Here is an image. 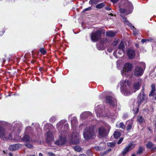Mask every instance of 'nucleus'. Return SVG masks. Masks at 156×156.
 Segmentation results:
<instances>
[{
  "label": "nucleus",
  "mask_w": 156,
  "mask_h": 156,
  "mask_svg": "<svg viewBox=\"0 0 156 156\" xmlns=\"http://www.w3.org/2000/svg\"><path fill=\"white\" fill-rule=\"evenodd\" d=\"M127 55L129 59H133L136 55L135 51L132 49L129 48L127 51Z\"/></svg>",
  "instance_id": "7"
},
{
  "label": "nucleus",
  "mask_w": 156,
  "mask_h": 156,
  "mask_svg": "<svg viewBox=\"0 0 156 156\" xmlns=\"http://www.w3.org/2000/svg\"><path fill=\"white\" fill-rule=\"evenodd\" d=\"M112 151V149L110 148H109L107 150V151H108V153L109 152L111 151Z\"/></svg>",
  "instance_id": "55"
},
{
  "label": "nucleus",
  "mask_w": 156,
  "mask_h": 156,
  "mask_svg": "<svg viewBox=\"0 0 156 156\" xmlns=\"http://www.w3.org/2000/svg\"><path fill=\"white\" fill-rule=\"evenodd\" d=\"M142 80H140L136 83H135L134 84L133 87L136 90H139L142 83Z\"/></svg>",
  "instance_id": "16"
},
{
  "label": "nucleus",
  "mask_w": 156,
  "mask_h": 156,
  "mask_svg": "<svg viewBox=\"0 0 156 156\" xmlns=\"http://www.w3.org/2000/svg\"><path fill=\"white\" fill-rule=\"evenodd\" d=\"M105 9L107 10H112L111 8L108 6L106 7Z\"/></svg>",
  "instance_id": "48"
},
{
  "label": "nucleus",
  "mask_w": 156,
  "mask_h": 156,
  "mask_svg": "<svg viewBox=\"0 0 156 156\" xmlns=\"http://www.w3.org/2000/svg\"><path fill=\"white\" fill-rule=\"evenodd\" d=\"M145 94H143L139 93L138 94V97L137 98V103L138 106L140 105L141 103L145 99Z\"/></svg>",
  "instance_id": "10"
},
{
  "label": "nucleus",
  "mask_w": 156,
  "mask_h": 156,
  "mask_svg": "<svg viewBox=\"0 0 156 156\" xmlns=\"http://www.w3.org/2000/svg\"><path fill=\"white\" fill-rule=\"evenodd\" d=\"M119 40V39H117L116 38L115 39V40L112 43V44L114 46H116L118 44Z\"/></svg>",
  "instance_id": "23"
},
{
  "label": "nucleus",
  "mask_w": 156,
  "mask_h": 156,
  "mask_svg": "<svg viewBox=\"0 0 156 156\" xmlns=\"http://www.w3.org/2000/svg\"><path fill=\"white\" fill-rule=\"evenodd\" d=\"M94 148L97 151H100L101 150V148L99 146H96L94 147Z\"/></svg>",
  "instance_id": "46"
},
{
  "label": "nucleus",
  "mask_w": 156,
  "mask_h": 156,
  "mask_svg": "<svg viewBox=\"0 0 156 156\" xmlns=\"http://www.w3.org/2000/svg\"><path fill=\"white\" fill-rule=\"evenodd\" d=\"M96 2V0H90L89 2V4L91 5L95 4Z\"/></svg>",
  "instance_id": "36"
},
{
  "label": "nucleus",
  "mask_w": 156,
  "mask_h": 156,
  "mask_svg": "<svg viewBox=\"0 0 156 156\" xmlns=\"http://www.w3.org/2000/svg\"><path fill=\"white\" fill-rule=\"evenodd\" d=\"M107 51L109 53H111L112 51V49L111 48H108L107 49Z\"/></svg>",
  "instance_id": "49"
},
{
  "label": "nucleus",
  "mask_w": 156,
  "mask_h": 156,
  "mask_svg": "<svg viewBox=\"0 0 156 156\" xmlns=\"http://www.w3.org/2000/svg\"><path fill=\"white\" fill-rule=\"evenodd\" d=\"M128 115L126 114H124L123 115V118L124 119H126L127 118Z\"/></svg>",
  "instance_id": "47"
},
{
  "label": "nucleus",
  "mask_w": 156,
  "mask_h": 156,
  "mask_svg": "<svg viewBox=\"0 0 156 156\" xmlns=\"http://www.w3.org/2000/svg\"><path fill=\"white\" fill-rule=\"evenodd\" d=\"M95 126L91 125L87 127L84 129L83 134L84 139L86 140L94 139L96 137L95 132Z\"/></svg>",
  "instance_id": "1"
},
{
  "label": "nucleus",
  "mask_w": 156,
  "mask_h": 156,
  "mask_svg": "<svg viewBox=\"0 0 156 156\" xmlns=\"http://www.w3.org/2000/svg\"><path fill=\"white\" fill-rule=\"evenodd\" d=\"M121 17L122 18L123 20V21L125 24L128 25L129 27L131 28H135L128 21L127 18L124 15H121Z\"/></svg>",
  "instance_id": "12"
},
{
  "label": "nucleus",
  "mask_w": 156,
  "mask_h": 156,
  "mask_svg": "<svg viewBox=\"0 0 156 156\" xmlns=\"http://www.w3.org/2000/svg\"><path fill=\"white\" fill-rule=\"evenodd\" d=\"M74 149L77 151L79 152L81 150V148L79 146H75L73 147Z\"/></svg>",
  "instance_id": "30"
},
{
  "label": "nucleus",
  "mask_w": 156,
  "mask_h": 156,
  "mask_svg": "<svg viewBox=\"0 0 156 156\" xmlns=\"http://www.w3.org/2000/svg\"><path fill=\"white\" fill-rule=\"evenodd\" d=\"M102 31L98 30L95 32L92 33L91 35V39L93 41L96 42L99 40L101 37Z\"/></svg>",
  "instance_id": "2"
},
{
  "label": "nucleus",
  "mask_w": 156,
  "mask_h": 156,
  "mask_svg": "<svg viewBox=\"0 0 156 156\" xmlns=\"http://www.w3.org/2000/svg\"><path fill=\"white\" fill-rule=\"evenodd\" d=\"M154 146V144L151 141H149L146 144V148L149 149H152Z\"/></svg>",
  "instance_id": "19"
},
{
  "label": "nucleus",
  "mask_w": 156,
  "mask_h": 156,
  "mask_svg": "<svg viewBox=\"0 0 156 156\" xmlns=\"http://www.w3.org/2000/svg\"><path fill=\"white\" fill-rule=\"evenodd\" d=\"M66 137H63L61 136L59 140L56 141L55 144L57 145H64L66 143Z\"/></svg>",
  "instance_id": "8"
},
{
  "label": "nucleus",
  "mask_w": 156,
  "mask_h": 156,
  "mask_svg": "<svg viewBox=\"0 0 156 156\" xmlns=\"http://www.w3.org/2000/svg\"><path fill=\"white\" fill-rule=\"evenodd\" d=\"M20 146L19 144H15L14 145H11L9 147V150L12 151H15L19 149Z\"/></svg>",
  "instance_id": "13"
},
{
  "label": "nucleus",
  "mask_w": 156,
  "mask_h": 156,
  "mask_svg": "<svg viewBox=\"0 0 156 156\" xmlns=\"http://www.w3.org/2000/svg\"><path fill=\"white\" fill-rule=\"evenodd\" d=\"M132 64L129 63H127L124 64L123 71L125 72H128L132 70Z\"/></svg>",
  "instance_id": "9"
},
{
  "label": "nucleus",
  "mask_w": 156,
  "mask_h": 156,
  "mask_svg": "<svg viewBox=\"0 0 156 156\" xmlns=\"http://www.w3.org/2000/svg\"><path fill=\"white\" fill-rule=\"evenodd\" d=\"M144 87H143L140 93H141V94H145V93L144 92Z\"/></svg>",
  "instance_id": "44"
},
{
  "label": "nucleus",
  "mask_w": 156,
  "mask_h": 156,
  "mask_svg": "<svg viewBox=\"0 0 156 156\" xmlns=\"http://www.w3.org/2000/svg\"><path fill=\"white\" fill-rule=\"evenodd\" d=\"M79 156H86V155L84 154H80Z\"/></svg>",
  "instance_id": "60"
},
{
  "label": "nucleus",
  "mask_w": 156,
  "mask_h": 156,
  "mask_svg": "<svg viewBox=\"0 0 156 156\" xmlns=\"http://www.w3.org/2000/svg\"><path fill=\"white\" fill-rule=\"evenodd\" d=\"M138 34V31L136 29V28H135V29L133 30V34L136 36L137 35V34Z\"/></svg>",
  "instance_id": "42"
},
{
  "label": "nucleus",
  "mask_w": 156,
  "mask_h": 156,
  "mask_svg": "<svg viewBox=\"0 0 156 156\" xmlns=\"http://www.w3.org/2000/svg\"><path fill=\"white\" fill-rule=\"evenodd\" d=\"M9 156H13V154H12V153H9Z\"/></svg>",
  "instance_id": "61"
},
{
  "label": "nucleus",
  "mask_w": 156,
  "mask_h": 156,
  "mask_svg": "<svg viewBox=\"0 0 156 156\" xmlns=\"http://www.w3.org/2000/svg\"><path fill=\"white\" fill-rule=\"evenodd\" d=\"M131 156H136V155H135V154L134 153V154H133L131 155Z\"/></svg>",
  "instance_id": "64"
},
{
  "label": "nucleus",
  "mask_w": 156,
  "mask_h": 156,
  "mask_svg": "<svg viewBox=\"0 0 156 156\" xmlns=\"http://www.w3.org/2000/svg\"><path fill=\"white\" fill-rule=\"evenodd\" d=\"M98 133L99 136L102 137H105L107 136L108 132L103 127L101 126L98 128Z\"/></svg>",
  "instance_id": "5"
},
{
  "label": "nucleus",
  "mask_w": 156,
  "mask_h": 156,
  "mask_svg": "<svg viewBox=\"0 0 156 156\" xmlns=\"http://www.w3.org/2000/svg\"><path fill=\"white\" fill-rule=\"evenodd\" d=\"M110 1L113 3H115L118 2L119 0H110Z\"/></svg>",
  "instance_id": "50"
},
{
  "label": "nucleus",
  "mask_w": 156,
  "mask_h": 156,
  "mask_svg": "<svg viewBox=\"0 0 156 156\" xmlns=\"http://www.w3.org/2000/svg\"><path fill=\"white\" fill-rule=\"evenodd\" d=\"M43 70V67H40L39 69V70L40 72H42Z\"/></svg>",
  "instance_id": "51"
},
{
  "label": "nucleus",
  "mask_w": 156,
  "mask_h": 156,
  "mask_svg": "<svg viewBox=\"0 0 156 156\" xmlns=\"http://www.w3.org/2000/svg\"><path fill=\"white\" fill-rule=\"evenodd\" d=\"M116 34V32L112 31H108L106 32V36L110 37H113Z\"/></svg>",
  "instance_id": "14"
},
{
  "label": "nucleus",
  "mask_w": 156,
  "mask_h": 156,
  "mask_svg": "<svg viewBox=\"0 0 156 156\" xmlns=\"http://www.w3.org/2000/svg\"><path fill=\"white\" fill-rule=\"evenodd\" d=\"M137 121L140 123H142L144 121V119L142 116H138L137 117Z\"/></svg>",
  "instance_id": "26"
},
{
  "label": "nucleus",
  "mask_w": 156,
  "mask_h": 156,
  "mask_svg": "<svg viewBox=\"0 0 156 156\" xmlns=\"http://www.w3.org/2000/svg\"><path fill=\"white\" fill-rule=\"evenodd\" d=\"M135 147V144L132 143H129L124 148L121 153L122 156H125L127 153L133 150Z\"/></svg>",
  "instance_id": "4"
},
{
  "label": "nucleus",
  "mask_w": 156,
  "mask_h": 156,
  "mask_svg": "<svg viewBox=\"0 0 156 156\" xmlns=\"http://www.w3.org/2000/svg\"><path fill=\"white\" fill-rule=\"evenodd\" d=\"M5 136V129L2 126H0V137Z\"/></svg>",
  "instance_id": "22"
},
{
  "label": "nucleus",
  "mask_w": 156,
  "mask_h": 156,
  "mask_svg": "<svg viewBox=\"0 0 156 156\" xmlns=\"http://www.w3.org/2000/svg\"><path fill=\"white\" fill-rule=\"evenodd\" d=\"M154 97L155 99H156V92L155 93V94L154 95Z\"/></svg>",
  "instance_id": "62"
},
{
  "label": "nucleus",
  "mask_w": 156,
  "mask_h": 156,
  "mask_svg": "<svg viewBox=\"0 0 156 156\" xmlns=\"http://www.w3.org/2000/svg\"><path fill=\"white\" fill-rule=\"evenodd\" d=\"M91 9V7H89L85 9H83V12H84L86 11H88V10H90Z\"/></svg>",
  "instance_id": "43"
},
{
  "label": "nucleus",
  "mask_w": 156,
  "mask_h": 156,
  "mask_svg": "<svg viewBox=\"0 0 156 156\" xmlns=\"http://www.w3.org/2000/svg\"><path fill=\"white\" fill-rule=\"evenodd\" d=\"M105 6V4L104 2H102L98 4L96 6V7L97 9H101Z\"/></svg>",
  "instance_id": "24"
},
{
  "label": "nucleus",
  "mask_w": 156,
  "mask_h": 156,
  "mask_svg": "<svg viewBox=\"0 0 156 156\" xmlns=\"http://www.w3.org/2000/svg\"><path fill=\"white\" fill-rule=\"evenodd\" d=\"M118 48L119 50H121L123 52H124L125 48V45L124 42L123 41H121L118 45Z\"/></svg>",
  "instance_id": "17"
},
{
  "label": "nucleus",
  "mask_w": 156,
  "mask_h": 156,
  "mask_svg": "<svg viewBox=\"0 0 156 156\" xmlns=\"http://www.w3.org/2000/svg\"><path fill=\"white\" fill-rule=\"evenodd\" d=\"M116 143L115 142H108L107 143L108 146L113 147L115 146Z\"/></svg>",
  "instance_id": "27"
},
{
  "label": "nucleus",
  "mask_w": 156,
  "mask_h": 156,
  "mask_svg": "<svg viewBox=\"0 0 156 156\" xmlns=\"http://www.w3.org/2000/svg\"><path fill=\"white\" fill-rule=\"evenodd\" d=\"M54 137L51 132L48 131L46 134V142L49 143L53 140Z\"/></svg>",
  "instance_id": "11"
},
{
  "label": "nucleus",
  "mask_w": 156,
  "mask_h": 156,
  "mask_svg": "<svg viewBox=\"0 0 156 156\" xmlns=\"http://www.w3.org/2000/svg\"><path fill=\"white\" fill-rule=\"evenodd\" d=\"M98 49L99 50H102V49L99 46H98V45L97 46Z\"/></svg>",
  "instance_id": "52"
},
{
  "label": "nucleus",
  "mask_w": 156,
  "mask_h": 156,
  "mask_svg": "<svg viewBox=\"0 0 156 156\" xmlns=\"http://www.w3.org/2000/svg\"><path fill=\"white\" fill-rule=\"evenodd\" d=\"M155 91H153V90H151V91L150 92L149 94V96L150 97L151 96H153L154 95V92Z\"/></svg>",
  "instance_id": "41"
},
{
  "label": "nucleus",
  "mask_w": 156,
  "mask_h": 156,
  "mask_svg": "<svg viewBox=\"0 0 156 156\" xmlns=\"http://www.w3.org/2000/svg\"><path fill=\"white\" fill-rule=\"evenodd\" d=\"M2 59H3V60H2L3 63H4L5 62V58H3Z\"/></svg>",
  "instance_id": "59"
},
{
  "label": "nucleus",
  "mask_w": 156,
  "mask_h": 156,
  "mask_svg": "<svg viewBox=\"0 0 156 156\" xmlns=\"http://www.w3.org/2000/svg\"><path fill=\"white\" fill-rule=\"evenodd\" d=\"M114 137L115 139L119 138L121 136V134L119 131H115L113 134Z\"/></svg>",
  "instance_id": "21"
},
{
  "label": "nucleus",
  "mask_w": 156,
  "mask_h": 156,
  "mask_svg": "<svg viewBox=\"0 0 156 156\" xmlns=\"http://www.w3.org/2000/svg\"><path fill=\"white\" fill-rule=\"evenodd\" d=\"M151 90H153L154 91H155V85L154 84H152L151 85Z\"/></svg>",
  "instance_id": "39"
},
{
  "label": "nucleus",
  "mask_w": 156,
  "mask_h": 156,
  "mask_svg": "<svg viewBox=\"0 0 156 156\" xmlns=\"http://www.w3.org/2000/svg\"><path fill=\"white\" fill-rule=\"evenodd\" d=\"M108 153V151H106L104 152L103 153V154L104 155L105 154H107Z\"/></svg>",
  "instance_id": "57"
},
{
  "label": "nucleus",
  "mask_w": 156,
  "mask_h": 156,
  "mask_svg": "<svg viewBox=\"0 0 156 156\" xmlns=\"http://www.w3.org/2000/svg\"><path fill=\"white\" fill-rule=\"evenodd\" d=\"M8 73H9V75H10V76H13V75L10 74V73H11V72H8Z\"/></svg>",
  "instance_id": "58"
},
{
  "label": "nucleus",
  "mask_w": 156,
  "mask_h": 156,
  "mask_svg": "<svg viewBox=\"0 0 156 156\" xmlns=\"http://www.w3.org/2000/svg\"><path fill=\"white\" fill-rule=\"evenodd\" d=\"M155 150H156V146L154 147L153 148H152L151 149V151H154Z\"/></svg>",
  "instance_id": "54"
},
{
  "label": "nucleus",
  "mask_w": 156,
  "mask_h": 156,
  "mask_svg": "<svg viewBox=\"0 0 156 156\" xmlns=\"http://www.w3.org/2000/svg\"><path fill=\"white\" fill-rule=\"evenodd\" d=\"M105 100L106 103L108 104L113 107H114L115 105H117L116 99L111 96H106Z\"/></svg>",
  "instance_id": "3"
},
{
  "label": "nucleus",
  "mask_w": 156,
  "mask_h": 156,
  "mask_svg": "<svg viewBox=\"0 0 156 156\" xmlns=\"http://www.w3.org/2000/svg\"><path fill=\"white\" fill-rule=\"evenodd\" d=\"M119 125V128H121L122 129H124L125 128L126 126L124 125L123 122H120Z\"/></svg>",
  "instance_id": "33"
},
{
  "label": "nucleus",
  "mask_w": 156,
  "mask_h": 156,
  "mask_svg": "<svg viewBox=\"0 0 156 156\" xmlns=\"http://www.w3.org/2000/svg\"><path fill=\"white\" fill-rule=\"evenodd\" d=\"M39 156H43V154L41 153H40L39 154Z\"/></svg>",
  "instance_id": "56"
},
{
  "label": "nucleus",
  "mask_w": 156,
  "mask_h": 156,
  "mask_svg": "<svg viewBox=\"0 0 156 156\" xmlns=\"http://www.w3.org/2000/svg\"><path fill=\"white\" fill-rule=\"evenodd\" d=\"M25 145L27 147L29 148H31L33 147V146L29 143H26L25 144Z\"/></svg>",
  "instance_id": "37"
},
{
  "label": "nucleus",
  "mask_w": 156,
  "mask_h": 156,
  "mask_svg": "<svg viewBox=\"0 0 156 156\" xmlns=\"http://www.w3.org/2000/svg\"><path fill=\"white\" fill-rule=\"evenodd\" d=\"M135 47L137 48H138L139 47V44L137 43H136L135 44Z\"/></svg>",
  "instance_id": "53"
},
{
  "label": "nucleus",
  "mask_w": 156,
  "mask_h": 156,
  "mask_svg": "<svg viewBox=\"0 0 156 156\" xmlns=\"http://www.w3.org/2000/svg\"><path fill=\"white\" fill-rule=\"evenodd\" d=\"M126 10L125 9L120 8L119 11L120 13H122L125 14L126 13ZM127 13L126 12V13Z\"/></svg>",
  "instance_id": "35"
},
{
  "label": "nucleus",
  "mask_w": 156,
  "mask_h": 156,
  "mask_svg": "<svg viewBox=\"0 0 156 156\" xmlns=\"http://www.w3.org/2000/svg\"><path fill=\"white\" fill-rule=\"evenodd\" d=\"M132 127V125L131 123H129L126 127V130L128 131L130 130Z\"/></svg>",
  "instance_id": "34"
},
{
  "label": "nucleus",
  "mask_w": 156,
  "mask_h": 156,
  "mask_svg": "<svg viewBox=\"0 0 156 156\" xmlns=\"http://www.w3.org/2000/svg\"><path fill=\"white\" fill-rule=\"evenodd\" d=\"M128 9H129V12L127 13V14H129L130 13H131L133 10V5L131 2H128Z\"/></svg>",
  "instance_id": "18"
},
{
  "label": "nucleus",
  "mask_w": 156,
  "mask_h": 156,
  "mask_svg": "<svg viewBox=\"0 0 156 156\" xmlns=\"http://www.w3.org/2000/svg\"><path fill=\"white\" fill-rule=\"evenodd\" d=\"M144 150V147L142 146H139L138 150L136 151V153L138 154H140Z\"/></svg>",
  "instance_id": "20"
},
{
  "label": "nucleus",
  "mask_w": 156,
  "mask_h": 156,
  "mask_svg": "<svg viewBox=\"0 0 156 156\" xmlns=\"http://www.w3.org/2000/svg\"><path fill=\"white\" fill-rule=\"evenodd\" d=\"M108 40L107 38H104L101 41V43L103 44H105L108 41Z\"/></svg>",
  "instance_id": "32"
},
{
  "label": "nucleus",
  "mask_w": 156,
  "mask_h": 156,
  "mask_svg": "<svg viewBox=\"0 0 156 156\" xmlns=\"http://www.w3.org/2000/svg\"><path fill=\"white\" fill-rule=\"evenodd\" d=\"M39 51L43 55H45L46 53V50L44 48H41L39 49Z\"/></svg>",
  "instance_id": "28"
},
{
  "label": "nucleus",
  "mask_w": 156,
  "mask_h": 156,
  "mask_svg": "<svg viewBox=\"0 0 156 156\" xmlns=\"http://www.w3.org/2000/svg\"><path fill=\"white\" fill-rule=\"evenodd\" d=\"M140 106L138 105L137 108H135L132 109V111L134 115H136L139 112Z\"/></svg>",
  "instance_id": "25"
},
{
  "label": "nucleus",
  "mask_w": 156,
  "mask_h": 156,
  "mask_svg": "<svg viewBox=\"0 0 156 156\" xmlns=\"http://www.w3.org/2000/svg\"><path fill=\"white\" fill-rule=\"evenodd\" d=\"M134 75L136 76H142L143 73L142 68L141 67L136 66L134 70Z\"/></svg>",
  "instance_id": "6"
},
{
  "label": "nucleus",
  "mask_w": 156,
  "mask_h": 156,
  "mask_svg": "<svg viewBox=\"0 0 156 156\" xmlns=\"http://www.w3.org/2000/svg\"><path fill=\"white\" fill-rule=\"evenodd\" d=\"M76 140H73V143L75 144H79L80 143V139L79 138H77V136L76 137Z\"/></svg>",
  "instance_id": "31"
},
{
  "label": "nucleus",
  "mask_w": 156,
  "mask_h": 156,
  "mask_svg": "<svg viewBox=\"0 0 156 156\" xmlns=\"http://www.w3.org/2000/svg\"><path fill=\"white\" fill-rule=\"evenodd\" d=\"M124 139L123 137H122L120 138L119 139V140L117 142V144H120L122 142V140H123Z\"/></svg>",
  "instance_id": "40"
},
{
  "label": "nucleus",
  "mask_w": 156,
  "mask_h": 156,
  "mask_svg": "<svg viewBox=\"0 0 156 156\" xmlns=\"http://www.w3.org/2000/svg\"><path fill=\"white\" fill-rule=\"evenodd\" d=\"M109 15H110L111 16H113L114 15L112 13H110L109 14Z\"/></svg>",
  "instance_id": "63"
},
{
  "label": "nucleus",
  "mask_w": 156,
  "mask_h": 156,
  "mask_svg": "<svg viewBox=\"0 0 156 156\" xmlns=\"http://www.w3.org/2000/svg\"><path fill=\"white\" fill-rule=\"evenodd\" d=\"M30 139L29 135L25 134L22 138L21 140L22 141L24 142H27L30 141Z\"/></svg>",
  "instance_id": "15"
},
{
  "label": "nucleus",
  "mask_w": 156,
  "mask_h": 156,
  "mask_svg": "<svg viewBox=\"0 0 156 156\" xmlns=\"http://www.w3.org/2000/svg\"><path fill=\"white\" fill-rule=\"evenodd\" d=\"M56 119V118L55 117L53 116L51 117L50 119V121L51 122H54L55 121Z\"/></svg>",
  "instance_id": "38"
},
{
  "label": "nucleus",
  "mask_w": 156,
  "mask_h": 156,
  "mask_svg": "<svg viewBox=\"0 0 156 156\" xmlns=\"http://www.w3.org/2000/svg\"><path fill=\"white\" fill-rule=\"evenodd\" d=\"M147 41L152 42L154 41V40L151 38H150V39H143L141 40V42L143 44L145 42Z\"/></svg>",
  "instance_id": "29"
},
{
  "label": "nucleus",
  "mask_w": 156,
  "mask_h": 156,
  "mask_svg": "<svg viewBox=\"0 0 156 156\" xmlns=\"http://www.w3.org/2000/svg\"><path fill=\"white\" fill-rule=\"evenodd\" d=\"M48 154L49 156H55V154L51 152L48 153Z\"/></svg>",
  "instance_id": "45"
}]
</instances>
